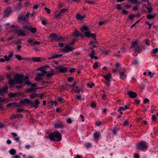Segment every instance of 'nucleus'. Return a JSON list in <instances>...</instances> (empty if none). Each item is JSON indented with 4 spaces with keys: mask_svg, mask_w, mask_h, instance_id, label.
<instances>
[{
    "mask_svg": "<svg viewBox=\"0 0 158 158\" xmlns=\"http://www.w3.org/2000/svg\"><path fill=\"white\" fill-rule=\"evenodd\" d=\"M23 116V115L21 114H13L10 117V119H13L16 118H22Z\"/></svg>",
    "mask_w": 158,
    "mask_h": 158,
    "instance_id": "18",
    "label": "nucleus"
},
{
    "mask_svg": "<svg viewBox=\"0 0 158 158\" xmlns=\"http://www.w3.org/2000/svg\"><path fill=\"white\" fill-rule=\"evenodd\" d=\"M77 39L76 38H74L72 40L71 42H70V45L73 44L77 41ZM76 47H72L70 45V51H71L75 49Z\"/></svg>",
    "mask_w": 158,
    "mask_h": 158,
    "instance_id": "17",
    "label": "nucleus"
},
{
    "mask_svg": "<svg viewBox=\"0 0 158 158\" xmlns=\"http://www.w3.org/2000/svg\"><path fill=\"white\" fill-rule=\"evenodd\" d=\"M102 76L106 80H108L111 78V74L110 73L106 75H102Z\"/></svg>",
    "mask_w": 158,
    "mask_h": 158,
    "instance_id": "30",
    "label": "nucleus"
},
{
    "mask_svg": "<svg viewBox=\"0 0 158 158\" xmlns=\"http://www.w3.org/2000/svg\"><path fill=\"white\" fill-rule=\"evenodd\" d=\"M7 100V102H9V100L8 99H2V98L0 97V102H4L5 100Z\"/></svg>",
    "mask_w": 158,
    "mask_h": 158,
    "instance_id": "60",
    "label": "nucleus"
},
{
    "mask_svg": "<svg viewBox=\"0 0 158 158\" xmlns=\"http://www.w3.org/2000/svg\"><path fill=\"white\" fill-rule=\"evenodd\" d=\"M12 9L10 7H7L6 9L4 12L5 17H7L9 16L12 13Z\"/></svg>",
    "mask_w": 158,
    "mask_h": 158,
    "instance_id": "11",
    "label": "nucleus"
},
{
    "mask_svg": "<svg viewBox=\"0 0 158 158\" xmlns=\"http://www.w3.org/2000/svg\"><path fill=\"white\" fill-rule=\"evenodd\" d=\"M81 98V95H76L74 96V98L76 100H80Z\"/></svg>",
    "mask_w": 158,
    "mask_h": 158,
    "instance_id": "40",
    "label": "nucleus"
},
{
    "mask_svg": "<svg viewBox=\"0 0 158 158\" xmlns=\"http://www.w3.org/2000/svg\"><path fill=\"white\" fill-rule=\"evenodd\" d=\"M94 83H92L91 84L88 83V86L89 88H92L93 86H94Z\"/></svg>",
    "mask_w": 158,
    "mask_h": 158,
    "instance_id": "63",
    "label": "nucleus"
},
{
    "mask_svg": "<svg viewBox=\"0 0 158 158\" xmlns=\"http://www.w3.org/2000/svg\"><path fill=\"white\" fill-rule=\"evenodd\" d=\"M85 16V15H81L79 14L76 15V18L77 19L81 20L83 19Z\"/></svg>",
    "mask_w": 158,
    "mask_h": 158,
    "instance_id": "28",
    "label": "nucleus"
},
{
    "mask_svg": "<svg viewBox=\"0 0 158 158\" xmlns=\"http://www.w3.org/2000/svg\"><path fill=\"white\" fill-rule=\"evenodd\" d=\"M10 153L11 155H14L16 153V151L15 149H11L10 151Z\"/></svg>",
    "mask_w": 158,
    "mask_h": 158,
    "instance_id": "48",
    "label": "nucleus"
},
{
    "mask_svg": "<svg viewBox=\"0 0 158 158\" xmlns=\"http://www.w3.org/2000/svg\"><path fill=\"white\" fill-rule=\"evenodd\" d=\"M86 36L87 37H92L94 39L96 38V35L95 34L90 33L89 31H85L84 32Z\"/></svg>",
    "mask_w": 158,
    "mask_h": 158,
    "instance_id": "15",
    "label": "nucleus"
},
{
    "mask_svg": "<svg viewBox=\"0 0 158 158\" xmlns=\"http://www.w3.org/2000/svg\"><path fill=\"white\" fill-rule=\"evenodd\" d=\"M85 2L90 4H94V2L93 1L89 0H86Z\"/></svg>",
    "mask_w": 158,
    "mask_h": 158,
    "instance_id": "59",
    "label": "nucleus"
},
{
    "mask_svg": "<svg viewBox=\"0 0 158 158\" xmlns=\"http://www.w3.org/2000/svg\"><path fill=\"white\" fill-rule=\"evenodd\" d=\"M139 63L137 59L134 60L132 62L131 64L135 66L139 65Z\"/></svg>",
    "mask_w": 158,
    "mask_h": 158,
    "instance_id": "35",
    "label": "nucleus"
},
{
    "mask_svg": "<svg viewBox=\"0 0 158 158\" xmlns=\"http://www.w3.org/2000/svg\"><path fill=\"white\" fill-rule=\"evenodd\" d=\"M136 15L131 14L128 16L129 19L131 20H132L135 17H136Z\"/></svg>",
    "mask_w": 158,
    "mask_h": 158,
    "instance_id": "45",
    "label": "nucleus"
},
{
    "mask_svg": "<svg viewBox=\"0 0 158 158\" xmlns=\"http://www.w3.org/2000/svg\"><path fill=\"white\" fill-rule=\"evenodd\" d=\"M65 46L64 48H62L61 50L64 52H68L69 51V45L68 44H64Z\"/></svg>",
    "mask_w": 158,
    "mask_h": 158,
    "instance_id": "24",
    "label": "nucleus"
},
{
    "mask_svg": "<svg viewBox=\"0 0 158 158\" xmlns=\"http://www.w3.org/2000/svg\"><path fill=\"white\" fill-rule=\"evenodd\" d=\"M130 48H134V51L138 53H141L142 50L141 47L138 45V41H137L132 42Z\"/></svg>",
    "mask_w": 158,
    "mask_h": 158,
    "instance_id": "2",
    "label": "nucleus"
},
{
    "mask_svg": "<svg viewBox=\"0 0 158 158\" xmlns=\"http://www.w3.org/2000/svg\"><path fill=\"white\" fill-rule=\"evenodd\" d=\"M32 60L33 61L36 62H41L45 60L44 58H41V57H33Z\"/></svg>",
    "mask_w": 158,
    "mask_h": 158,
    "instance_id": "21",
    "label": "nucleus"
},
{
    "mask_svg": "<svg viewBox=\"0 0 158 158\" xmlns=\"http://www.w3.org/2000/svg\"><path fill=\"white\" fill-rule=\"evenodd\" d=\"M29 31H31L32 33H35L37 31V29L35 27H30Z\"/></svg>",
    "mask_w": 158,
    "mask_h": 158,
    "instance_id": "33",
    "label": "nucleus"
},
{
    "mask_svg": "<svg viewBox=\"0 0 158 158\" xmlns=\"http://www.w3.org/2000/svg\"><path fill=\"white\" fill-rule=\"evenodd\" d=\"M15 56L16 58L18 60H26V58H22V56L18 55H15Z\"/></svg>",
    "mask_w": 158,
    "mask_h": 158,
    "instance_id": "31",
    "label": "nucleus"
},
{
    "mask_svg": "<svg viewBox=\"0 0 158 158\" xmlns=\"http://www.w3.org/2000/svg\"><path fill=\"white\" fill-rule=\"evenodd\" d=\"M44 9L48 14H49L50 13L51 10L48 8L45 7Z\"/></svg>",
    "mask_w": 158,
    "mask_h": 158,
    "instance_id": "61",
    "label": "nucleus"
},
{
    "mask_svg": "<svg viewBox=\"0 0 158 158\" xmlns=\"http://www.w3.org/2000/svg\"><path fill=\"white\" fill-rule=\"evenodd\" d=\"M119 77L120 78L122 79L126 78V75L125 74L124 72H120L119 73Z\"/></svg>",
    "mask_w": 158,
    "mask_h": 158,
    "instance_id": "27",
    "label": "nucleus"
},
{
    "mask_svg": "<svg viewBox=\"0 0 158 158\" xmlns=\"http://www.w3.org/2000/svg\"><path fill=\"white\" fill-rule=\"evenodd\" d=\"M48 137L52 141H60L61 139V134L58 132H54L51 133Z\"/></svg>",
    "mask_w": 158,
    "mask_h": 158,
    "instance_id": "1",
    "label": "nucleus"
},
{
    "mask_svg": "<svg viewBox=\"0 0 158 158\" xmlns=\"http://www.w3.org/2000/svg\"><path fill=\"white\" fill-rule=\"evenodd\" d=\"M30 98L32 99L38 97H39V95L38 94H35L30 95Z\"/></svg>",
    "mask_w": 158,
    "mask_h": 158,
    "instance_id": "36",
    "label": "nucleus"
},
{
    "mask_svg": "<svg viewBox=\"0 0 158 158\" xmlns=\"http://www.w3.org/2000/svg\"><path fill=\"white\" fill-rule=\"evenodd\" d=\"M27 31L23 29L16 31V33L19 36H25Z\"/></svg>",
    "mask_w": 158,
    "mask_h": 158,
    "instance_id": "13",
    "label": "nucleus"
},
{
    "mask_svg": "<svg viewBox=\"0 0 158 158\" xmlns=\"http://www.w3.org/2000/svg\"><path fill=\"white\" fill-rule=\"evenodd\" d=\"M129 2H131V3L134 4L137 3L138 1L137 0H127Z\"/></svg>",
    "mask_w": 158,
    "mask_h": 158,
    "instance_id": "52",
    "label": "nucleus"
},
{
    "mask_svg": "<svg viewBox=\"0 0 158 158\" xmlns=\"http://www.w3.org/2000/svg\"><path fill=\"white\" fill-rule=\"evenodd\" d=\"M107 23V21L104 20V21H101L99 22V25L100 26L102 25L103 24H106Z\"/></svg>",
    "mask_w": 158,
    "mask_h": 158,
    "instance_id": "49",
    "label": "nucleus"
},
{
    "mask_svg": "<svg viewBox=\"0 0 158 158\" xmlns=\"http://www.w3.org/2000/svg\"><path fill=\"white\" fill-rule=\"evenodd\" d=\"M116 9L118 10H121L122 9V7L121 6V5L119 4H116Z\"/></svg>",
    "mask_w": 158,
    "mask_h": 158,
    "instance_id": "43",
    "label": "nucleus"
},
{
    "mask_svg": "<svg viewBox=\"0 0 158 158\" xmlns=\"http://www.w3.org/2000/svg\"><path fill=\"white\" fill-rule=\"evenodd\" d=\"M49 37L51 38L50 40L52 41H59L60 40H64V39L62 36H59L54 33L51 34L50 35Z\"/></svg>",
    "mask_w": 158,
    "mask_h": 158,
    "instance_id": "4",
    "label": "nucleus"
},
{
    "mask_svg": "<svg viewBox=\"0 0 158 158\" xmlns=\"http://www.w3.org/2000/svg\"><path fill=\"white\" fill-rule=\"evenodd\" d=\"M84 146L86 148H89L91 146V144L90 143H87L84 144Z\"/></svg>",
    "mask_w": 158,
    "mask_h": 158,
    "instance_id": "41",
    "label": "nucleus"
},
{
    "mask_svg": "<svg viewBox=\"0 0 158 158\" xmlns=\"http://www.w3.org/2000/svg\"><path fill=\"white\" fill-rule=\"evenodd\" d=\"M158 52V48H156L154 49L152 51V53L155 54L157 52Z\"/></svg>",
    "mask_w": 158,
    "mask_h": 158,
    "instance_id": "58",
    "label": "nucleus"
},
{
    "mask_svg": "<svg viewBox=\"0 0 158 158\" xmlns=\"http://www.w3.org/2000/svg\"><path fill=\"white\" fill-rule=\"evenodd\" d=\"M16 95H17V93H14L12 92H10L9 93L8 96L9 98H11L15 96Z\"/></svg>",
    "mask_w": 158,
    "mask_h": 158,
    "instance_id": "42",
    "label": "nucleus"
},
{
    "mask_svg": "<svg viewBox=\"0 0 158 158\" xmlns=\"http://www.w3.org/2000/svg\"><path fill=\"white\" fill-rule=\"evenodd\" d=\"M18 20L19 23L23 24L27 23L28 22V19L26 18L24 15L22 14H20L18 16Z\"/></svg>",
    "mask_w": 158,
    "mask_h": 158,
    "instance_id": "5",
    "label": "nucleus"
},
{
    "mask_svg": "<svg viewBox=\"0 0 158 158\" xmlns=\"http://www.w3.org/2000/svg\"><path fill=\"white\" fill-rule=\"evenodd\" d=\"M8 82L9 84L11 85H13L14 83V81L10 78L9 79Z\"/></svg>",
    "mask_w": 158,
    "mask_h": 158,
    "instance_id": "46",
    "label": "nucleus"
},
{
    "mask_svg": "<svg viewBox=\"0 0 158 158\" xmlns=\"http://www.w3.org/2000/svg\"><path fill=\"white\" fill-rule=\"evenodd\" d=\"M95 54V52L94 50H93V51H91L90 53H89V54L88 55L91 59H94L95 60H97L98 59V57L96 56H94Z\"/></svg>",
    "mask_w": 158,
    "mask_h": 158,
    "instance_id": "20",
    "label": "nucleus"
},
{
    "mask_svg": "<svg viewBox=\"0 0 158 158\" xmlns=\"http://www.w3.org/2000/svg\"><path fill=\"white\" fill-rule=\"evenodd\" d=\"M24 84L23 85H27L28 86L31 85L33 87H36V85L35 83H32L28 81H26L24 82Z\"/></svg>",
    "mask_w": 158,
    "mask_h": 158,
    "instance_id": "22",
    "label": "nucleus"
},
{
    "mask_svg": "<svg viewBox=\"0 0 158 158\" xmlns=\"http://www.w3.org/2000/svg\"><path fill=\"white\" fill-rule=\"evenodd\" d=\"M22 6V4L21 2H19L18 3V5L16 6V10H19L21 9Z\"/></svg>",
    "mask_w": 158,
    "mask_h": 158,
    "instance_id": "39",
    "label": "nucleus"
},
{
    "mask_svg": "<svg viewBox=\"0 0 158 158\" xmlns=\"http://www.w3.org/2000/svg\"><path fill=\"white\" fill-rule=\"evenodd\" d=\"M35 80L36 81H40L43 80V78L41 77H36L35 78Z\"/></svg>",
    "mask_w": 158,
    "mask_h": 158,
    "instance_id": "50",
    "label": "nucleus"
},
{
    "mask_svg": "<svg viewBox=\"0 0 158 158\" xmlns=\"http://www.w3.org/2000/svg\"><path fill=\"white\" fill-rule=\"evenodd\" d=\"M137 149L140 151H142L143 149L147 148L148 145L146 142L140 141L136 144Z\"/></svg>",
    "mask_w": 158,
    "mask_h": 158,
    "instance_id": "3",
    "label": "nucleus"
},
{
    "mask_svg": "<svg viewBox=\"0 0 158 158\" xmlns=\"http://www.w3.org/2000/svg\"><path fill=\"white\" fill-rule=\"evenodd\" d=\"M40 43L38 41H35L34 42V43L32 44V46H34L35 45L37 44L39 45L40 44Z\"/></svg>",
    "mask_w": 158,
    "mask_h": 158,
    "instance_id": "51",
    "label": "nucleus"
},
{
    "mask_svg": "<svg viewBox=\"0 0 158 158\" xmlns=\"http://www.w3.org/2000/svg\"><path fill=\"white\" fill-rule=\"evenodd\" d=\"M8 90V88L7 87H4L1 89L2 91V93H5L7 92Z\"/></svg>",
    "mask_w": 158,
    "mask_h": 158,
    "instance_id": "47",
    "label": "nucleus"
},
{
    "mask_svg": "<svg viewBox=\"0 0 158 158\" xmlns=\"http://www.w3.org/2000/svg\"><path fill=\"white\" fill-rule=\"evenodd\" d=\"M145 24H147L148 25L149 27H148V29L150 30L151 27L152 25V23L151 24L149 23L147 21L145 22Z\"/></svg>",
    "mask_w": 158,
    "mask_h": 158,
    "instance_id": "53",
    "label": "nucleus"
},
{
    "mask_svg": "<svg viewBox=\"0 0 158 158\" xmlns=\"http://www.w3.org/2000/svg\"><path fill=\"white\" fill-rule=\"evenodd\" d=\"M127 94L131 98H134L137 97V94L136 93L131 91H129L127 92Z\"/></svg>",
    "mask_w": 158,
    "mask_h": 158,
    "instance_id": "19",
    "label": "nucleus"
},
{
    "mask_svg": "<svg viewBox=\"0 0 158 158\" xmlns=\"http://www.w3.org/2000/svg\"><path fill=\"white\" fill-rule=\"evenodd\" d=\"M145 7L148 10V13L150 14L152 12V7L151 6H146Z\"/></svg>",
    "mask_w": 158,
    "mask_h": 158,
    "instance_id": "37",
    "label": "nucleus"
},
{
    "mask_svg": "<svg viewBox=\"0 0 158 158\" xmlns=\"http://www.w3.org/2000/svg\"><path fill=\"white\" fill-rule=\"evenodd\" d=\"M67 10V9H61L60 11L58 14H55V17L56 18H59L63 15V14L66 12Z\"/></svg>",
    "mask_w": 158,
    "mask_h": 158,
    "instance_id": "14",
    "label": "nucleus"
},
{
    "mask_svg": "<svg viewBox=\"0 0 158 158\" xmlns=\"http://www.w3.org/2000/svg\"><path fill=\"white\" fill-rule=\"evenodd\" d=\"M40 70L44 74L47 73V71L45 70V69L44 68H40Z\"/></svg>",
    "mask_w": 158,
    "mask_h": 158,
    "instance_id": "55",
    "label": "nucleus"
},
{
    "mask_svg": "<svg viewBox=\"0 0 158 158\" xmlns=\"http://www.w3.org/2000/svg\"><path fill=\"white\" fill-rule=\"evenodd\" d=\"M41 19H42V24L44 25H46L47 24V20H45L43 18H41Z\"/></svg>",
    "mask_w": 158,
    "mask_h": 158,
    "instance_id": "57",
    "label": "nucleus"
},
{
    "mask_svg": "<svg viewBox=\"0 0 158 158\" xmlns=\"http://www.w3.org/2000/svg\"><path fill=\"white\" fill-rule=\"evenodd\" d=\"M63 127L64 125L62 123H58L54 125V127L56 128H62Z\"/></svg>",
    "mask_w": 158,
    "mask_h": 158,
    "instance_id": "26",
    "label": "nucleus"
},
{
    "mask_svg": "<svg viewBox=\"0 0 158 158\" xmlns=\"http://www.w3.org/2000/svg\"><path fill=\"white\" fill-rule=\"evenodd\" d=\"M156 14H148L147 15L146 18L149 19H153L156 15Z\"/></svg>",
    "mask_w": 158,
    "mask_h": 158,
    "instance_id": "23",
    "label": "nucleus"
},
{
    "mask_svg": "<svg viewBox=\"0 0 158 158\" xmlns=\"http://www.w3.org/2000/svg\"><path fill=\"white\" fill-rule=\"evenodd\" d=\"M77 82V81H74V83L71 85V88L72 89L71 91L74 92V93L79 94L81 90L76 85Z\"/></svg>",
    "mask_w": 158,
    "mask_h": 158,
    "instance_id": "6",
    "label": "nucleus"
},
{
    "mask_svg": "<svg viewBox=\"0 0 158 158\" xmlns=\"http://www.w3.org/2000/svg\"><path fill=\"white\" fill-rule=\"evenodd\" d=\"M10 106H12L13 107H19V103H17L15 102H14L8 104L6 106L7 107Z\"/></svg>",
    "mask_w": 158,
    "mask_h": 158,
    "instance_id": "16",
    "label": "nucleus"
},
{
    "mask_svg": "<svg viewBox=\"0 0 158 158\" xmlns=\"http://www.w3.org/2000/svg\"><path fill=\"white\" fill-rule=\"evenodd\" d=\"M102 124V123L99 121L95 122V125L97 126H99Z\"/></svg>",
    "mask_w": 158,
    "mask_h": 158,
    "instance_id": "56",
    "label": "nucleus"
},
{
    "mask_svg": "<svg viewBox=\"0 0 158 158\" xmlns=\"http://www.w3.org/2000/svg\"><path fill=\"white\" fill-rule=\"evenodd\" d=\"M101 137V134L100 132L99 131L98 132H95L93 134V137L95 141L98 142Z\"/></svg>",
    "mask_w": 158,
    "mask_h": 158,
    "instance_id": "12",
    "label": "nucleus"
},
{
    "mask_svg": "<svg viewBox=\"0 0 158 158\" xmlns=\"http://www.w3.org/2000/svg\"><path fill=\"white\" fill-rule=\"evenodd\" d=\"M56 69L57 70L56 71L58 72L64 73L68 71V69L66 67L57 65L55 67Z\"/></svg>",
    "mask_w": 158,
    "mask_h": 158,
    "instance_id": "7",
    "label": "nucleus"
},
{
    "mask_svg": "<svg viewBox=\"0 0 158 158\" xmlns=\"http://www.w3.org/2000/svg\"><path fill=\"white\" fill-rule=\"evenodd\" d=\"M89 30V28L86 26H83L81 29V31L84 32V31H88Z\"/></svg>",
    "mask_w": 158,
    "mask_h": 158,
    "instance_id": "34",
    "label": "nucleus"
},
{
    "mask_svg": "<svg viewBox=\"0 0 158 158\" xmlns=\"http://www.w3.org/2000/svg\"><path fill=\"white\" fill-rule=\"evenodd\" d=\"M62 55V54L60 55H56L53 56L52 57H49L48 59V60L51 59H52L55 58H56L60 57Z\"/></svg>",
    "mask_w": 158,
    "mask_h": 158,
    "instance_id": "38",
    "label": "nucleus"
},
{
    "mask_svg": "<svg viewBox=\"0 0 158 158\" xmlns=\"http://www.w3.org/2000/svg\"><path fill=\"white\" fill-rule=\"evenodd\" d=\"M98 62H94V65L93 66V68L94 69H96L98 68Z\"/></svg>",
    "mask_w": 158,
    "mask_h": 158,
    "instance_id": "44",
    "label": "nucleus"
},
{
    "mask_svg": "<svg viewBox=\"0 0 158 158\" xmlns=\"http://www.w3.org/2000/svg\"><path fill=\"white\" fill-rule=\"evenodd\" d=\"M128 13V12L127 10H124V9H122V14L126 15H127Z\"/></svg>",
    "mask_w": 158,
    "mask_h": 158,
    "instance_id": "54",
    "label": "nucleus"
},
{
    "mask_svg": "<svg viewBox=\"0 0 158 158\" xmlns=\"http://www.w3.org/2000/svg\"><path fill=\"white\" fill-rule=\"evenodd\" d=\"M91 106L92 108H94L96 107V105L93 102L91 104Z\"/></svg>",
    "mask_w": 158,
    "mask_h": 158,
    "instance_id": "64",
    "label": "nucleus"
},
{
    "mask_svg": "<svg viewBox=\"0 0 158 158\" xmlns=\"http://www.w3.org/2000/svg\"><path fill=\"white\" fill-rule=\"evenodd\" d=\"M10 60V59L9 58L8 56L5 55L4 56V58H2L0 59V61L2 62H4L5 61H8Z\"/></svg>",
    "mask_w": 158,
    "mask_h": 158,
    "instance_id": "25",
    "label": "nucleus"
},
{
    "mask_svg": "<svg viewBox=\"0 0 158 158\" xmlns=\"http://www.w3.org/2000/svg\"><path fill=\"white\" fill-rule=\"evenodd\" d=\"M40 102L39 100L38 99H36L35 101V102H33L31 101V103H30V105L33 107H35V108H37L38 107V105L40 104Z\"/></svg>",
    "mask_w": 158,
    "mask_h": 158,
    "instance_id": "9",
    "label": "nucleus"
},
{
    "mask_svg": "<svg viewBox=\"0 0 158 158\" xmlns=\"http://www.w3.org/2000/svg\"><path fill=\"white\" fill-rule=\"evenodd\" d=\"M119 131V129L117 127H114L113 128L112 131V133L114 135H116L117 133V132Z\"/></svg>",
    "mask_w": 158,
    "mask_h": 158,
    "instance_id": "32",
    "label": "nucleus"
},
{
    "mask_svg": "<svg viewBox=\"0 0 158 158\" xmlns=\"http://www.w3.org/2000/svg\"><path fill=\"white\" fill-rule=\"evenodd\" d=\"M73 34L74 36L76 37H78L79 36H82L81 34H79V32L77 31L76 29H75L73 33Z\"/></svg>",
    "mask_w": 158,
    "mask_h": 158,
    "instance_id": "29",
    "label": "nucleus"
},
{
    "mask_svg": "<svg viewBox=\"0 0 158 158\" xmlns=\"http://www.w3.org/2000/svg\"><path fill=\"white\" fill-rule=\"evenodd\" d=\"M31 102V100H29L28 99L26 98L20 101L19 103V106L22 105L24 106L27 104H29L30 105Z\"/></svg>",
    "mask_w": 158,
    "mask_h": 158,
    "instance_id": "10",
    "label": "nucleus"
},
{
    "mask_svg": "<svg viewBox=\"0 0 158 158\" xmlns=\"http://www.w3.org/2000/svg\"><path fill=\"white\" fill-rule=\"evenodd\" d=\"M15 79L18 83L21 84L23 82V80L24 79L23 76L22 74H17L16 75Z\"/></svg>",
    "mask_w": 158,
    "mask_h": 158,
    "instance_id": "8",
    "label": "nucleus"
},
{
    "mask_svg": "<svg viewBox=\"0 0 158 158\" xmlns=\"http://www.w3.org/2000/svg\"><path fill=\"white\" fill-rule=\"evenodd\" d=\"M134 158H139V156L138 153H135L134 155Z\"/></svg>",
    "mask_w": 158,
    "mask_h": 158,
    "instance_id": "62",
    "label": "nucleus"
}]
</instances>
